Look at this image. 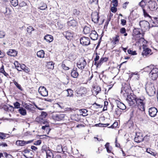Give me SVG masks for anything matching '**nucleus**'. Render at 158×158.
Returning <instances> with one entry per match:
<instances>
[{"label":"nucleus","mask_w":158,"mask_h":158,"mask_svg":"<svg viewBox=\"0 0 158 158\" xmlns=\"http://www.w3.org/2000/svg\"><path fill=\"white\" fill-rule=\"evenodd\" d=\"M63 34L65 37L68 40H71L73 37V33L69 31L64 32Z\"/></svg>","instance_id":"obj_17"},{"label":"nucleus","mask_w":158,"mask_h":158,"mask_svg":"<svg viewBox=\"0 0 158 158\" xmlns=\"http://www.w3.org/2000/svg\"><path fill=\"white\" fill-rule=\"evenodd\" d=\"M80 43L83 46H87L90 44V40L87 37H83L80 40Z\"/></svg>","instance_id":"obj_9"},{"label":"nucleus","mask_w":158,"mask_h":158,"mask_svg":"<svg viewBox=\"0 0 158 158\" xmlns=\"http://www.w3.org/2000/svg\"><path fill=\"white\" fill-rule=\"evenodd\" d=\"M121 24L123 26H124L126 24V21L124 19H122L121 20Z\"/></svg>","instance_id":"obj_59"},{"label":"nucleus","mask_w":158,"mask_h":158,"mask_svg":"<svg viewBox=\"0 0 158 158\" xmlns=\"http://www.w3.org/2000/svg\"><path fill=\"white\" fill-rule=\"evenodd\" d=\"M111 10L112 12L115 13L117 11V8L116 7L113 6L111 7Z\"/></svg>","instance_id":"obj_61"},{"label":"nucleus","mask_w":158,"mask_h":158,"mask_svg":"<svg viewBox=\"0 0 158 158\" xmlns=\"http://www.w3.org/2000/svg\"><path fill=\"white\" fill-rule=\"evenodd\" d=\"M89 36L90 38L93 40H95L98 38V35L97 32L94 30L92 31Z\"/></svg>","instance_id":"obj_16"},{"label":"nucleus","mask_w":158,"mask_h":158,"mask_svg":"<svg viewBox=\"0 0 158 158\" xmlns=\"http://www.w3.org/2000/svg\"><path fill=\"white\" fill-rule=\"evenodd\" d=\"M32 140L24 141V140H18L16 142L15 144L18 146H23L27 144L32 143Z\"/></svg>","instance_id":"obj_11"},{"label":"nucleus","mask_w":158,"mask_h":158,"mask_svg":"<svg viewBox=\"0 0 158 158\" xmlns=\"http://www.w3.org/2000/svg\"><path fill=\"white\" fill-rule=\"evenodd\" d=\"M86 65V62L85 60L83 58H81L77 63L78 68L81 70L83 69Z\"/></svg>","instance_id":"obj_6"},{"label":"nucleus","mask_w":158,"mask_h":158,"mask_svg":"<svg viewBox=\"0 0 158 158\" xmlns=\"http://www.w3.org/2000/svg\"><path fill=\"white\" fill-rule=\"evenodd\" d=\"M105 146L107 152L108 153H111L112 148L110 146L109 143H106Z\"/></svg>","instance_id":"obj_31"},{"label":"nucleus","mask_w":158,"mask_h":158,"mask_svg":"<svg viewBox=\"0 0 158 158\" xmlns=\"http://www.w3.org/2000/svg\"><path fill=\"white\" fill-rule=\"evenodd\" d=\"M153 68L152 66H150L147 67L144 69L145 71L150 73Z\"/></svg>","instance_id":"obj_38"},{"label":"nucleus","mask_w":158,"mask_h":158,"mask_svg":"<svg viewBox=\"0 0 158 158\" xmlns=\"http://www.w3.org/2000/svg\"><path fill=\"white\" fill-rule=\"evenodd\" d=\"M81 112L82 113V115L83 116H86L87 115V110L85 109H82L81 110Z\"/></svg>","instance_id":"obj_53"},{"label":"nucleus","mask_w":158,"mask_h":158,"mask_svg":"<svg viewBox=\"0 0 158 158\" xmlns=\"http://www.w3.org/2000/svg\"><path fill=\"white\" fill-rule=\"evenodd\" d=\"M122 111L118 108H116L114 111V113L117 115L119 116L121 114Z\"/></svg>","instance_id":"obj_41"},{"label":"nucleus","mask_w":158,"mask_h":158,"mask_svg":"<svg viewBox=\"0 0 158 158\" xmlns=\"http://www.w3.org/2000/svg\"><path fill=\"white\" fill-rule=\"evenodd\" d=\"M136 105L138 106H141V108H143V107L144 104L142 100L137 99V98H136Z\"/></svg>","instance_id":"obj_24"},{"label":"nucleus","mask_w":158,"mask_h":158,"mask_svg":"<svg viewBox=\"0 0 158 158\" xmlns=\"http://www.w3.org/2000/svg\"><path fill=\"white\" fill-rule=\"evenodd\" d=\"M117 106L118 108L122 110H125L126 108L125 105L119 101H118L117 102Z\"/></svg>","instance_id":"obj_21"},{"label":"nucleus","mask_w":158,"mask_h":158,"mask_svg":"<svg viewBox=\"0 0 158 158\" xmlns=\"http://www.w3.org/2000/svg\"><path fill=\"white\" fill-rule=\"evenodd\" d=\"M65 116V115L64 114H60L53 116L52 118L54 120L60 121L63 120Z\"/></svg>","instance_id":"obj_14"},{"label":"nucleus","mask_w":158,"mask_h":158,"mask_svg":"<svg viewBox=\"0 0 158 158\" xmlns=\"http://www.w3.org/2000/svg\"><path fill=\"white\" fill-rule=\"evenodd\" d=\"M38 92L43 96L46 97L48 95V91L44 86H40L38 89Z\"/></svg>","instance_id":"obj_8"},{"label":"nucleus","mask_w":158,"mask_h":158,"mask_svg":"<svg viewBox=\"0 0 158 158\" xmlns=\"http://www.w3.org/2000/svg\"><path fill=\"white\" fill-rule=\"evenodd\" d=\"M21 68L22 70H23L26 73H28L30 71V69L24 64H21Z\"/></svg>","instance_id":"obj_27"},{"label":"nucleus","mask_w":158,"mask_h":158,"mask_svg":"<svg viewBox=\"0 0 158 158\" xmlns=\"http://www.w3.org/2000/svg\"><path fill=\"white\" fill-rule=\"evenodd\" d=\"M27 5V4L24 2L23 1L20 2L19 4V5L21 7H23V6H26Z\"/></svg>","instance_id":"obj_58"},{"label":"nucleus","mask_w":158,"mask_h":158,"mask_svg":"<svg viewBox=\"0 0 158 158\" xmlns=\"http://www.w3.org/2000/svg\"><path fill=\"white\" fill-rule=\"evenodd\" d=\"M143 10L144 17H148L150 16L147 13L145 10L144 9H143Z\"/></svg>","instance_id":"obj_57"},{"label":"nucleus","mask_w":158,"mask_h":158,"mask_svg":"<svg viewBox=\"0 0 158 158\" xmlns=\"http://www.w3.org/2000/svg\"><path fill=\"white\" fill-rule=\"evenodd\" d=\"M67 23L69 26L75 27L77 25L78 23L75 20L73 19L68 21L67 22Z\"/></svg>","instance_id":"obj_19"},{"label":"nucleus","mask_w":158,"mask_h":158,"mask_svg":"<svg viewBox=\"0 0 158 158\" xmlns=\"http://www.w3.org/2000/svg\"><path fill=\"white\" fill-rule=\"evenodd\" d=\"M34 30V29L33 27L31 26H29L27 27V32L29 34L31 33V32L32 31Z\"/></svg>","instance_id":"obj_39"},{"label":"nucleus","mask_w":158,"mask_h":158,"mask_svg":"<svg viewBox=\"0 0 158 158\" xmlns=\"http://www.w3.org/2000/svg\"><path fill=\"white\" fill-rule=\"evenodd\" d=\"M46 66L48 68L50 69H53L54 67V63L52 61L47 62Z\"/></svg>","instance_id":"obj_26"},{"label":"nucleus","mask_w":158,"mask_h":158,"mask_svg":"<svg viewBox=\"0 0 158 158\" xmlns=\"http://www.w3.org/2000/svg\"><path fill=\"white\" fill-rule=\"evenodd\" d=\"M128 3L129 2H126L124 3L123 5V8L125 9L127 7V5L128 4Z\"/></svg>","instance_id":"obj_64"},{"label":"nucleus","mask_w":158,"mask_h":158,"mask_svg":"<svg viewBox=\"0 0 158 158\" xmlns=\"http://www.w3.org/2000/svg\"><path fill=\"white\" fill-rule=\"evenodd\" d=\"M120 32L122 34H124L125 33L126 29L124 27L121 28L120 30Z\"/></svg>","instance_id":"obj_60"},{"label":"nucleus","mask_w":158,"mask_h":158,"mask_svg":"<svg viewBox=\"0 0 158 158\" xmlns=\"http://www.w3.org/2000/svg\"><path fill=\"white\" fill-rule=\"evenodd\" d=\"M62 66L63 69L65 70H68L69 69V68L66 66L64 64H62Z\"/></svg>","instance_id":"obj_62"},{"label":"nucleus","mask_w":158,"mask_h":158,"mask_svg":"<svg viewBox=\"0 0 158 158\" xmlns=\"http://www.w3.org/2000/svg\"><path fill=\"white\" fill-rule=\"evenodd\" d=\"M5 35V32L3 31H0V38H3Z\"/></svg>","instance_id":"obj_54"},{"label":"nucleus","mask_w":158,"mask_h":158,"mask_svg":"<svg viewBox=\"0 0 158 158\" xmlns=\"http://www.w3.org/2000/svg\"><path fill=\"white\" fill-rule=\"evenodd\" d=\"M127 52L128 54H131L132 55H136V52L135 51H132L130 49H129L127 50Z\"/></svg>","instance_id":"obj_46"},{"label":"nucleus","mask_w":158,"mask_h":158,"mask_svg":"<svg viewBox=\"0 0 158 158\" xmlns=\"http://www.w3.org/2000/svg\"><path fill=\"white\" fill-rule=\"evenodd\" d=\"M112 3L114 7H116L118 6V2L117 0H112Z\"/></svg>","instance_id":"obj_49"},{"label":"nucleus","mask_w":158,"mask_h":158,"mask_svg":"<svg viewBox=\"0 0 158 158\" xmlns=\"http://www.w3.org/2000/svg\"><path fill=\"white\" fill-rule=\"evenodd\" d=\"M118 125V123L117 122H114L112 125L110 126L109 127V128H114L116 127Z\"/></svg>","instance_id":"obj_47"},{"label":"nucleus","mask_w":158,"mask_h":158,"mask_svg":"<svg viewBox=\"0 0 158 158\" xmlns=\"http://www.w3.org/2000/svg\"><path fill=\"white\" fill-rule=\"evenodd\" d=\"M5 156L6 158H12V157L11 155L8 154L6 153L5 154Z\"/></svg>","instance_id":"obj_63"},{"label":"nucleus","mask_w":158,"mask_h":158,"mask_svg":"<svg viewBox=\"0 0 158 158\" xmlns=\"http://www.w3.org/2000/svg\"><path fill=\"white\" fill-rule=\"evenodd\" d=\"M131 90L129 89H126V87L123 88L122 90V92L124 94H125V92L126 94H127V95L129 93V92Z\"/></svg>","instance_id":"obj_37"},{"label":"nucleus","mask_w":158,"mask_h":158,"mask_svg":"<svg viewBox=\"0 0 158 158\" xmlns=\"http://www.w3.org/2000/svg\"><path fill=\"white\" fill-rule=\"evenodd\" d=\"M73 13L74 15H79L80 12L77 10L75 9L73 10Z\"/></svg>","instance_id":"obj_52"},{"label":"nucleus","mask_w":158,"mask_h":158,"mask_svg":"<svg viewBox=\"0 0 158 158\" xmlns=\"http://www.w3.org/2000/svg\"><path fill=\"white\" fill-rule=\"evenodd\" d=\"M98 2V0H89V3L91 4H97Z\"/></svg>","instance_id":"obj_56"},{"label":"nucleus","mask_w":158,"mask_h":158,"mask_svg":"<svg viewBox=\"0 0 158 158\" xmlns=\"http://www.w3.org/2000/svg\"><path fill=\"white\" fill-rule=\"evenodd\" d=\"M149 76L152 80H156L158 77V69L154 68L149 73Z\"/></svg>","instance_id":"obj_3"},{"label":"nucleus","mask_w":158,"mask_h":158,"mask_svg":"<svg viewBox=\"0 0 158 158\" xmlns=\"http://www.w3.org/2000/svg\"><path fill=\"white\" fill-rule=\"evenodd\" d=\"M18 112L21 115L25 116L27 114V111L25 109L21 107L18 110Z\"/></svg>","instance_id":"obj_22"},{"label":"nucleus","mask_w":158,"mask_h":158,"mask_svg":"<svg viewBox=\"0 0 158 158\" xmlns=\"http://www.w3.org/2000/svg\"><path fill=\"white\" fill-rule=\"evenodd\" d=\"M148 6L149 9L152 11H155L158 8L157 4L154 1H149L148 2Z\"/></svg>","instance_id":"obj_5"},{"label":"nucleus","mask_w":158,"mask_h":158,"mask_svg":"<svg viewBox=\"0 0 158 158\" xmlns=\"http://www.w3.org/2000/svg\"><path fill=\"white\" fill-rule=\"evenodd\" d=\"M56 149L57 152H63V149L62 148V147L61 145H59L57 146L56 148Z\"/></svg>","instance_id":"obj_44"},{"label":"nucleus","mask_w":158,"mask_h":158,"mask_svg":"<svg viewBox=\"0 0 158 158\" xmlns=\"http://www.w3.org/2000/svg\"><path fill=\"white\" fill-rule=\"evenodd\" d=\"M37 55L40 58H44V52L43 50L37 52Z\"/></svg>","instance_id":"obj_28"},{"label":"nucleus","mask_w":158,"mask_h":158,"mask_svg":"<svg viewBox=\"0 0 158 158\" xmlns=\"http://www.w3.org/2000/svg\"><path fill=\"white\" fill-rule=\"evenodd\" d=\"M47 115L48 114L46 112L42 111L41 112V114L40 117L36 118V119L38 122L44 124L46 123V122L44 121L43 119L45 118Z\"/></svg>","instance_id":"obj_7"},{"label":"nucleus","mask_w":158,"mask_h":158,"mask_svg":"<svg viewBox=\"0 0 158 158\" xmlns=\"http://www.w3.org/2000/svg\"><path fill=\"white\" fill-rule=\"evenodd\" d=\"M44 39L47 42L50 43L52 42L53 40V37L52 36L49 35H47L44 37Z\"/></svg>","instance_id":"obj_20"},{"label":"nucleus","mask_w":158,"mask_h":158,"mask_svg":"<svg viewBox=\"0 0 158 158\" xmlns=\"http://www.w3.org/2000/svg\"><path fill=\"white\" fill-rule=\"evenodd\" d=\"M146 90L147 93L149 96H153L155 93L153 84L149 83L147 84L146 87Z\"/></svg>","instance_id":"obj_2"},{"label":"nucleus","mask_w":158,"mask_h":158,"mask_svg":"<svg viewBox=\"0 0 158 158\" xmlns=\"http://www.w3.org/2000/svg\"><path fill=\"white\" fill-rule=\"evenodd\" d=\"M101 90V88L98 86H95L93 89V91L95 92L96 95Z\"/></svg>","instance_id":"obj_33"},{"label":"nucleus","mask_w":158,"mask_h":158,"mask_svg":"<svg viewBox=\"0 0 158 158\" xmlns=\"http://www.w3.org/2000/svg\"><path fill=\"white\" fill-rule=\"evenodd\" d=\"M13 105L14 106V108H15L19 109L20 108H21V107H20V104L18 102H14Z\"/></svg>","instance_id":"obj_40"},{"label":"nucleus","mask_w":158,"mask_h":158,"mask_svg":"<svg viewBox=\"0 0 158 158\" xmlns=\"http://www.w3.org/2000/svg\"><path fill=\"white\" fill-rule=\"evenodd\" d=\"M119 36L118 35H116V37L113 38V41L114 44H116L119 41Z\"/></svg>","instance_id":"obj_42"},{"label":"nucleus","mask_w":158,"mask_h":158,"mask_svg":"<svg viewBox=\"0 0 158 158\" xmlns=\"http://www.w3.org/2000/svg\"><path fill=\"white\" fill-rule=\"evenodd\" d=\"M157 112V109L154 107H151L149 109V114L151 117H155Z\"/></svg>","instance_id":"obj_12"},{"label":"nucleus","mask_w":158,"mask_h":158,"mask_svg":"<svg viewBox=\"0 0 158 158\" xmlns=\"http://www.w3.org/2000/svg\"><path fill=\"white\" fill-rule=\"evenodd\" d=\"M136 96L133 94L127 95L126 101L128 105L133 107L136 105Z\"/></svg>","instance_id":"obj_1"},{"label":"nucleus","mask_w":158,"mask_h":158,"mask_svg":"<svg viewBox=\"0 0 158 158\" xmlns=\"http://www.w3.org/2000/svg\"><path fill=\"white\" fill-rule=\"evenodd\" d=\"M6 137V136L5 134L3 133H0V139H5Z\"/></svg>","instance_id":"obj_55"},{"label":"nucleus","mask_w":158,"mask_h":158,"mask_svg":"<svg viewBox=\"0 0 158 158\" xmlns=\"http://www.w3.org/2000/svg\"><path fill=\"white\" fill-rule=\"evenodd\" d=\"M67 93V96L68 97H71L72 96L73 93V91L71 89H69L66 90Z\"/></svg>","instance_id":"obj_36"},{"label":"nucleus","mask_w":158,"mask_h":158,"mask_svg":"<svg viewBox=\"0 0 158 158\" xmlns=\"http://www.w3.org/2000/svg\"><path fill=\"white\" fill-rule=\"evenodd\" d=\"M108 58L106 57L102 58L99 60V62L97 63V66H100L101 64L104 62H106Z\"/></svg>","instance_id":"obj_25"},{"label":"nucleus","mask_w":158,"mask_h":158,"mask_svg":"<svg viewBox=\"0 0 158 158\" xmlns=\"http://www.w3.org/2000/svg\"><path fill=\"white\" fill-rule=\"evenodd\" d=\"M13 82L14 84L16 86V87L21 90H22L23 89L21 88L20 85L18 83L15 81L13 80Z\"/></svg>","instance_id":"obj_43"},{"label":"nucleus","mask_w":158,"mask_h":158,"mask_svg":"<svg viewBox=\"0 0 158 158\" xmlns=\"http://www.w3.org/2000/svg\"><path fill=\"white\" fill-rule=\"evenodd\" d=\"M147 152L152 155H155V153L152 152L150 148H147L146 150Z\"/></svg>","instance_id":"obj_51"},{"label":"nucleus","mask_w":158,"mask_h":158,"mask_svg":"<svg viewBox=\"0 0 158 158\" xmlns=\"http://www.w3.org/2000/svg\"><path fill=\"white\" fill-rule=\"evenodd\" d=\"M7 54L10 56H15L17 55V52L14 49H11L7 52Z\"/></svg>","instance_id":"obj_18"},{"label":"nucleus","mask_w":158,"mask_h":158,"mask_svg":"<svg viewBox=\"0 0 158 158\" xmlns=\"http://www.w3.org/2000/svg\"><path fill=\"white\" fill-rule=\"evenodd\" d=\"M47 7V5L45 4H43V5L40 6L39 9H40L41 10H45L46 8Z\"/></svg>","instance_id":"obj_48"},{"label":"nucleus","mask_w":158,"mask_h":158,"mask_svg":"<svg viewBox=\"0 0 158 158\" xmlns=\"http://www.w3.org/2000/svg\"><path fill=\"white\" fill-rule=\"evenodd\" d=\"M71 75L73 78H77L78 75V73L76 70H73L71 73Z\"/></svg>","instance_id":"obj_32"},{"label":"nucleus","mask_w":158,"mask_h":158,"mask_svg":"<svg viewBox=\"0 0 158 158\" xmlns=\"http://www.w3.org/2000/svg\"><path fill=\"white\" fill-rule=\"evenodd\" d=\"M83 31L85 34L89 33L90 31V28L88 27H85L83 29Z\"/></svg>","instance_id":"obj_35"},{"label":"nucleus","mask_w":158,"mask_h":158,"mask_svg":"<svg viewBox=\"0 0 158 158\" xmlns=\"http://www.w3.org/2000/svg\"><path fill=\"white\" fill-rule=\"evenodd\" d=\"M139 25L141 29L143 30H148L150 28V24L149 23L146 21L142 20L140 21Z\"/></svg>","instance_id":"obj_4"},{"label":"nucleus","mask_w":158,"mask_h":158,"mask_svg":"<svg viewBox=\"0 0 158 158\" xmlns=\"http://www.w3.org/2000/svg\"><path fill=\"white\" fill-rule=\"evenodd\" d=\"M144 137L140 133L137 134L135 138L134 139L135 141L137 143H140L143 141Z\"/></svg>","instance_id":"obj_15"},{"label":"nucleus","mask_w":158,"mask_h":158,"mask_svg":"<svg viewBox=\"0 0 158 158\" xmlns=\"http://www.w3.org/2000/svg\"><path fill=\"white\" fill-rule=\"evenodd\" d=\"M23 107L25 108H26V109L29 110V111H31L32 108V105L30 104H25L24 105Z\"/></svg>","instance_id":"obj_29"},{"label":"nucleus","mask_w":158,"mask_h":158,"mask_svg":"<svg viewBox=\"0 0 158 158\" xmlns=\"http://www.w3.org/2000/svg\"><path fill=\"white\" fill-rule=\"evenodd\" d=\"M98 14L96 12H94L91 14L92 21L95 23H98L99 21Z\"/></svg>","instance_id":"obj_13"},{"label":"nucleus","mask_w":158,"mask_h":158,"mask_svg":"<svg viewBox=\"0 0 158 158\" xmlns=\"http://www.w3.org/2000/svg\"><path fill=\"white\" fill-rule=\"evenodd\" d=\"M144 0H142L139 3V5L142 8V9H144V7L145 2L143 1Z\"/></svg>","instance_id":"obj_50"},{"label":"nucleus","mask_w":158,"mask_h":158,"mask_svg":"<svg viewBox=\"0 0 158 158\" xmlns=\"http://www.w3.org/2000/svg\"><path fill=\"white\" fill-rule=\"evenodd\" d=\"M10 3L14 6H16L18 5V0H10Z\"/></svg>","instance_id":"obj_34"},{"label":"nucleus","mask_w":158,"mask_h":158,"mask_svg":"<svg viewBox=\"0 0 158 158\" xmlns=\"http://www.w3.org/2000/svg\"><path fill=\"white\" fill-rule=\"evenodd\" d=\"M143 50L142 52V55L143 56H146L151 54V50L148 48L146 45H143Z\"/></svg>","instance_id":"obj_10"},{"label":"nucleus","mask_w":158,"mask_h":158,"mask_svg":"<svg viewBox=\"0 0 158 158\" xmlns=\"http://www.w3.org/2000/svg\"><path fill=\"white\" fill-rule=\"evenodd\" d=\"M153 23L156 25L157 26H158V17H154Z\"/></svg>","instance_id":"obj_45"},{"label":"nucleus","mask_w":158,"mask_h":158,"mask_svg":"<svg viewBox=\"0 0 158 158\" xmlns=\"http://www.w3.org/2000/svg\"><path fill=\"white\" fill-rule=\"evenodd\" d=\"M46 153L47 158H53V154L50 150H47Z\"/></svg>","instance_id":"obj_30"},{"label":"nucleus","mask_w":158,"mask_h":158,"mask_svg":"<svg viewBox=\"0 0 158 158\" xmlns=\"http://www.w3.org/2000/svg\"><path fill=\"white\" fill-rule=\"evenodd\" d=\"M84 89H85L84 88H81L80 90L77 92L76 96L77 97L83 96L85 93V92H83Z\"/></svg>","instance_id":"obj_23"}]
</instances>
